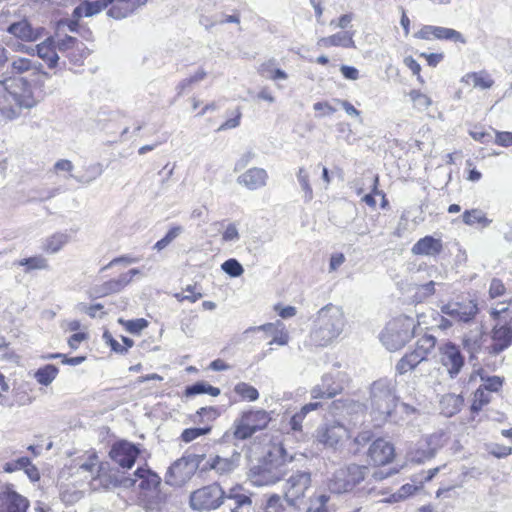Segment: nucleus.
Returning a JSON list of instances; mask_svg holds the SVG:
<instances>
[{
	"mask_svg": "<svg viewBox=\"0 0 512 512\" xmlns=\"http://www.w3.org/2000/svg\"><path fill=\"white\" fill-rule=\"evenodd\" d=\"M505 292V286L500 279H492L489 287V294L491 298L500 297Z\"/></svg>",
	"mask_w": 512,
	"mask_h": 512,
	"instance_id": "e2e57ef3",
	"label": "nucleus"
},
{
	"mask_svg": "<svg viewBox=\"0 0 512 512\" xmlns=\"http://www.w3.org/2000/svg\"><path fill=\"white\" fill-rule=\"evenodd\" d=\"M436 358L450 379L456 378L465 366V357L460 347L451 341L439 344Z\"/></svg>",
	"mask_w": 512,
	"mask_h": 512,
	"instance_id": "1a4fd4ad",
	"label": "nucleus"
},
{
	"mask_svg": "<svg viewBox=\"0 0 512 512\" xmlns=\"http://www.w3.org/2000/svg\"><path fill=\"white\" fill-rule=\"evenodd\" d=\"M183 232V227L181 226H174L171 229L168 230V232L165 234L163 238L158 240L155 245L154 249L157 251H161L165 249L170 243H172L181 233Z\"/></svg>",
	"mask_w": 512,
	"mask_h": 512,
	"instance_id": "a18cd8bd",
	"label": "nucleus"
},
{
	"mask_svg": "<svg viewBox=\"0 0 512 512\" xmlns=\"http://www.w3.org/2000/svg\"><path fill=\"white\" fill-rule=\"evenodd\" d=\"M490 402V394L479 387L474 393V399L471 404V411L473 413L479 412L482 407Z\"/></svg>",
	"mask_w": 512,
	"mask_h": 512,
	"instance_id": "09e8293b",
	"label": "nucleus"
},
{
	"mask_svg": "<svg viewBox=\"0 0 512 512\" xmlns=\"http://www.w3.org/2000/svg\"><path fill=\"white\" fill-rule=\"evenodd\" d=\"M119 323L122 324L126 331L131 334H140V332L148 326V321L144 318H138L134 320L119 319Z\"/></svg>",
	"mask_w": 512,
	"mask_h": 512,
	"instance_id": "8fccbe9b",
	"label": "nucleus"
},
{
	"mask_svg": "<svg viewBox=\"0 0 512 512\" xmlns=\"http://www.w3.org/2000/svg\"><path fill=\"white\" fill-rule=\"evenodd\" d=\"M30 458L20 457L16 460L6 462L3 466V470L8 473H12L17 470H24L25 466L28 465Z\"/></svg>",
	"mask_w": 512,
	"mask_h": 512,
	"instance_id": "13d9d810",
	"label": "nucleus"
},
{
	"mask_svg": "<svg viewBox=\"0 0 512 512\" xmlns=\"http://www.w3.org/2000/svg\"><path fill=\"white\" fill-rule=\"evenodd\" d=\"M31 51H33V53L36 52L38 57L47 63L49 68L55 67L59 60L58 54L49 41H44L36 45Z\"/></svg>",
	"mask_w": 512,
	"mask_h": 512,
	"instance_id": "7c9ffc66",
	"label": "nucleus"
},
{
	"mask_svg": "<svg viewBox=\"0 0 512 512\" xmlns=\"http://www.w3.org/2000/svg\"><path fill=\"white\" fill-rule=\"evenodd\" d=\"M491 315L494 318H499L506 326L512 329V309L502 304L501 308L492 309Z\"/></svg>",
	"mask_w": 512,
	"mask_h": 512,
	"instance_id": "864d4df0",
	"label": "nucleus"
},
{
	"mask_svg": "<svg viewBox=\"0 0 512 512\" xmlns=\"http://www.w3.org/2000/svg\"><path fill=\"white\" fill-rule=\"evenodd\" d=\"M288 455L281 443L269 445L263 460L250 469L249 479L255 486H267L278 482L286 473Z\"/></svg>",
	"mask_w": 512,
	"mask_h": 512,
	"instance_id": "f257e3e1",
	"label": "nucleus"
},
{
	"mask_svg": "<svg viewBox=\"0 0 512 512\" xmlns=\"http://www.w3.org/2000/svg\"><path fill=\"white\" fill-rule=\"evenodd\" d=\"M85 4V17H92L102 10L106 9L110 4L111 0H95V1H84Z\"/></svg>",
	"mask_w": 512,
	"mask_h": 512,
	"instance_id": "49530a36",
	"label": "nucleus"
},
{
	"mask_svg": "<svg viewBox=\"0 0 512 512\" xmlns=\"http://www.w3.org/2000/svg\"><path fill=\"white\" fill-rule=\"evenodd\" d=\"M297 181L303 192V197L306 202L313 199V189L310 184V175L305 167H300L296 174Z\"/></svg>",
	"mask_w": 512,
	"mask_h": 512,
	"instance_id": "4c0bfd02",
	"label": "nucleus"
},
{
	"mask_svg": "<svg viewBox=\"0 0 512 512\" xmlns=\"http://www.w3.org/2000/svg\"><path fill=\"white\" fill-rule=\"evenodd\" d=\"M259 331H272L273 337L269 341V345L277 344L280 346H284L288 343L289 336L288 333L284 331V325L281 321H277L275 323H266L257 327L248 328L245 333L248 332H259Z\"/></svg>",
	"mask_w": 512,
	"mask_h": 512,
	"instance_id": "b1692460",
	"label": "nucleus"
},
{
	"mask_svg": "<svg viewBox=\"0 0 512 512\" xmlns=\"http://www.w3.org/2000/svg\"><path fill=\"white\" fill-rule=\"evenodd\" d=\"M463 222L466 225H474L476 223L481 224L483 227L490 225L492 220L488 219L485 214L478 209L466 210L463 215Z\"/></svg>",
	"mask_w": 512,
	"mask_h": 512,
	"instance_id": "a19ab883",
	"label": "nucleus"
},
{
	"mask_svg": "<svg viewBox=\"0 0 512 512\" xmlns=\"http://www.w3.org/2000/svg\"><path fill=\"white\" fill-rule=\"evenodd\" d=\"M396 401V396L387 381L379 380L373 383L371 387V416L375 426H382L387 421L396 422V419L393 418Z\"/></svg>",
	"mask_w": 512,
	"mask_h": 512,
	"instance_id": "7ed1b4c3",
	"label": "nucleus"
},
{
	"mask_svg": "<svg viewBox=\"0 0 512 512\" xmlns=\"http://www.w3.org/2000/svg\"><path fill=\"white\" fill-rule=\"evenodd\" d=\"M318 45L323 47H344V48H355V42L353 40V33L345 31L338 32L328 37L319 39Z\"/></svg>",
	"mask_w": 512,
	"mask_h": 512,
	"instance_id": "c85d7f7f",
	"label": "nucleus"
},
{
	"mask_svg": "<svg viewBox=\"0 0 512 512\" xmlns=\"http://www.w3.org/2000/svg\"><path fill=\"white\" fill-rule=\"evenodd\" d=\"M443 249L442 241L433 236H425L419 239L411 248L414 255L437 256Z\"/></svg>",
	"mask_w": 512,
	"mask_h": 512,
	"instance_id": "5701e85b",
	"label": "nucleus"
},
{
	"mask_svg": "<svg viewBox=\"0 0 512 512\" xmlns=\"http://www.w3.org/2000/svg\"><path fill=\"white\" fill-rule=\"evenodd\" d=\"M435 285L434 281H429L425 284L417 285L416 297L419 301L426 299L427 297L433 295L435 293Z\"/></svg>",
	"mask_w": 512,
	"mask_h": 512,
	"instance_id": "6e6d98bb",
	"label": "nucleus"
},
{
	"mask_svg": "<svg viewBox=\"0 0 512 512\" xmlns=\"http://www.w3.org/2000/svg\"><path fill=\"white\" fill-rule=\"evenodd\" d=\"M494 133H495V143L496 144L503 146V147H508V146L512 145V132L494 131Z\"/></svg>",
	"mask_w": 512,
	"mask_h": 512,
	"instance_id": "774afa93",
	"label": "nucleus"
},
{
	"mask_svg": "<svg viewBox=\"0 0 512 512\" xmlns=\"http://www.w3.org/2000/svg\"><path fill=\"white\" fill-rule=\"evenodd\" d=\"M482 332L480 331L475 336H466L463 340L464 347L471 355L476 353L481 346Z\"/></svg>",
	"mask_w": 512,
	"mask_h": 512,
	"instance_id": "5fc2aeb1",
	"label": "nucleus"
},
{
	"mask_svg": "<svg viewBox=\"0 0 512 512\" xmlns=\"http://www.w3.org/2000/svg\"><path fill=\"white\" fill-rule=\"evenodd\" d=\"M135 478L122 476L116 479L115 485L129 489L134 487L137 480H140V493L150 492L160 487L161 478L148 467H138L134 472Z\"/></svg>",
	"mask_w": 512,
	"mask_h": 512,
	"instance_id": "9b49d317",
	"label": "nucleus"
},
{
	"mask_svg": "<svg viewBox=\"0 0 512 512\" xmlns=\"http://www.w3.org/2000/svg\"><path fill=\"white\" fill-rule=\"evenodd\" d=\"M103 339L106 344L110 346L112 351L119 354H125L127 352V348L123 347L117 340H115L109 331L106 330L103 333Z\"/></svg>",
	"mask_w": 512,
	"mask_h": 512,
	"instance_id": "052dcab7",
	"label": "nucleus"
},
{
	"mask_svg": "<svg viewBox=\"0 0 512 512\" xmlns=\"http://www.w3.org/2000/svg\"><path fill=\"white\" fill-rule=\"evenodd\" d=\"M233 392L242 401L255 402L259 398L258 390L246 382L237 383L233 388Z\"/></svg>",
	"mask_w": 512,
	"mask_h": 512,
	"instance_id": "c9c22d12",
	"label": "nucleus"
},
{
	"mask_svg": "<svg viewBox=\"0 0 512 512\" xmlns=\"http://www.w3.org/2000/svg\"><path fill=\"white\" fill-rule=\"evenodd\" d=\"M224 490L219 484H212L194 491L190 496V505L194 510H211L221 506Z\"/></svg>",
	"mask_w": 512,
	"mask_h": 512,
	"instance_id": "9d476101",
	"label": "nucleus"
},
{
	"mask_svg": "<svg viewBox=\"0 0 512 512\" xmlns=\"http://www.w3.org/2000/svg\"><path fill=\"white\" fill-rule=\"evenodd\" d=\"M20 266H26L27 271L34 270V269H47L48 268V262L47 260L42 256H34L29 258H24L18 261L17 263Z\"/></svg>",
	"mask_w": 512,
	"mask_h": 512,
	"instance_id": "de8ad7c7",
	"label": "nucleus"
},
{
	"mask_svg": "<svg viewBox=\"0 0 512 512\" xmlns=\"http://www.w3.org/2000/svg\"><path fill=\"white\" fill-rule=\"evenodd\" d=\"M59 373V369L57 366L53 364H47L43 367H40L35 373L34 378L36 381L43 386L50 385Z\"/></svg>",
	"mask_w": 512,
	"mask_h": 512,
	"instance_id": "72a5a7b5",
	"label": "nucleus"
},
{
	"mask_svg": "<svg viewBox=\"0 0 512 512\" xmlns=\"http://www.w3.org/2000/svg\"><path fill=\"white\" fill-rule=\"evenodd\" d=\"M13 81L11 78L0 81L3 89L0 90V114L7 120H13L20 116L22 109L32 108L36 101L29 88L24 87L21 92L11 91Z\"/></svg>",
	"mask_w": 512,
	"mask_h": 512,
	"instance_id": "20e7f679",
	"label": "nucleus"
},
{
	"mask_svg": "<svg viewBox=\"0 0 512 512\" xmlns=\"http://www.w3.org/2000/svg\"><path fill=\"white\" fill-rule=\"evenodd\" d=\"M329 499L330 497L325 494L318 496L311 502L310 507L306 512H328L326 504L328 503Z\"/></svg>",
	"mask_w": 512,
	"mask_h": 512,
	"instance_id": "bf43d9fd",
	"label": "nucleus"
},
{
	"mask_svg": "<svg viewBox=\"0 0 512 512\" xmlns=\"http://www.w3.org/2000/svg\"><path fill=\"white\" fill-rule=\"evenodd\" d=\"M7 32L18 39L27 42L36 41L40 36L38 30L33 29L27 20H21L10 24L7 28Z\"/></svg>",
	"mask_w": 512,
	"mask_h": 512,
	"instance_id": "bb28decb",
	"label": "nucleus"
},
{
	"mask_svg": "<svg viewBox=\"0 0 512 512\" xmlns=\"http://www.w3.org/2000/svg\"><path fill=\"white\" fill-rule=\"evenodd\" d=\"M130 283L128 275H120L117 279L108 280L92 289L95 297H104L110 294L119 293Z\"/></svg>",
	"mask_w": 512,
	"mask_h": 512,
	"instance_id": "393cba45",
	"label": "nucleus"
},
{
	"mask_svg": "<svg viewBox=\"0 0 512 512\" xmlns=\"http://www.w3.org/2000/svg\"><path fill=\"white\" fill-rule=\"evenodd\" d=\"M255 153L252 150L244 152L235 163V171H240L248 166V164L254 159Z\"/></svg>",
	"mask_w": 512,
	"mask_h": 512,
	"instance_id": "69168bd1",
	"label": "nucleus"
},
{
	"mask_svg": "<svg viewBox=\"0 0 512 512\" xmlns=\"http://www.w3.org/2000/svg\"><path fill=\"white\" fill-rule=\"evenodd\" d=\"M409 97L418 110H425L431 105V99L419 90H411Z\"/></svg>",
	"mask_w": 512,
	"mask_h": 512,
	"instance_id": "3c124183",
	"label": "nucleus"
},
{
	"mask_svg": "<svg viewBox=\"0 0 512 512\" xmlns=\"http://www.w3.org/2000/svg\"><path fill=\"white\" fill-rule=\"evenodd\" d=\"M211 431L209 426L205 427H193L185 429L181 434L182 441L189 443L198 437L208 434Z\"/></svg>",
	"mask_w": 512,
	"mask_h": 512,
	"instance_id": "603ef678",
	"label": "nucleus"
},
{
	"mask_svg": "<svg viewBox=\"0 0 512 512\" xmlns=\"http://www.w3.org/2000/svg\"><path fill=\"white\" fill-rule=\"evenodd\" d=\"M317 440L325 446L337 449L350 438V431L338 421L321 426L316 432Z\"/></svg>",
	"mask_w": 512,
	"mask_h": 512,
	"instance_id": "ddd939ff",
	"label": "nucleus"
},
{
	"mask_svg": "<svg viewBox=\"0 0 512 512\" xmlns=\"http://www.w3.org/2000/svg\"><path fill=\"white\" fill-rule=\"evenodd\" d=\"M366 465L349 463L336 469L328 480V489L335 494L350 493L369 475Z\"/></svg>",
	"mask_w": 512,
	"mask_h": 512,
	"instance_id": "423d86ee",
	"label": "nucleus"
},
{
	"mask_svg": "<svg viewBox=\"0 0 512 512\" xmlns=\"http://www.w3.org/2000/svg\"><path fill=\"white\" fill-rule=\"evenodd\" d=\"M462 82L466 84L473 83L474 87H479L481 89H489L493 86L494 81L484 73H468L462 77Z\"/></svg>",
	"mask_w": 512,
	"mask_h": 512,
	"instance_id": "58836bf2",
	"label": "nucleus"
},
{
	"mask_svg": "<svg viewBox=\"0 0 512 512\" xmlns=\"http://www.w3.org/2000/svg\"><path fill=\"white\" fill-rule=\"evenodd\" d=\"M433 37L437 39L452 40L454 42L465 43L462 34L454 29L434 26Z\"/></svg>",
	"mask_w": 512,
	"mask_h": 512,
	"instance_id": "c03bdc74",
	"label": "nucleus"
},
{
	"mask_svg": "<svg viewBox=\"0 0 512 512\" xmlns=\"http://www.w3.org/2000/svg\"><path fill=\"white\" fill-rule=\"evenodd\" d=\"M464 404V399L461 395L448 393L441 396L439 401V408L441 414L446 417H452L457 414Z\"/></svg>",
	"mask_w": 512,
	"mask_h": 512,
	"instance_id": "cd10ccee",
	"label": "nucleus"
},
{
	"mask_svg": "<svg viewBox=\"0 0 512 512\" xmlns=\"http://www.w3.org/2000/svg\"><path fill=\"white\" fill-rule=\"evenodd\" d=\"M311 484L310 473L298 471L291 475L285 485V498L290 504H294L305 495Z\"/></svg>",
	"mask_w": 512,
	"mask_h": 512,
	"instance_id": "dca6fc26",
	"label": "nucleus"
},
{
	"mask_svg": "<svg viewBox=\"0 0 512 512\" xmlns=\"http://www.w3.org/2000/svg\"><path fill=\"white\" fill-rule=\"evenodd\" d=\"M492 340L491 352L499 354L511 345L512 329L499 320L492 330Z\"/></svg>",
	"mask_w": 512,
	"mask_h": 512,
	"instance_id": "4be33fe9",
	"label": "nucleus"
},
{
	"mask_svg": "<svg viewBox=\"0 0 512 512\" xmlns=\"http://www.w3.org/2000/svg\"><path fill=\"white\" fill-rule=\"evenodd\" d=\"M69 235L63 232H57L46 239L44 249L51 254L59 252L64 245L69 242Z\"/></svg>",
	"mask_w": 512,
	"mask_h": 512,
	"instance_id": "e433bc0d",
	"label": "nucleus"
},
{
	"mask_svg": "<svg viewBox=\"0 0 512 512\" xmlns=\"http://www.w3.org/2000/svg\"><path fill=\"white\" fill-rule=\"evenodd\" d=\"M268 179L269 175L264 168L252 167L240 174L237 182L249 191H256L265 187Z\"/></svg>",
	"mask_w": 512,
	"mask_h": 512,
	"instance_id": "6ab92c4d",
	"label": "nucleus"
},
{
	"mask_svg": "<svg viewBox=\"0 0 512 512\" xmlns=\"http://www.w3.org/2000/svg\"><path fill=\"white\" fill-rule=\"evenodd\" d=\"M146 3L147 0H111V7L107 14L111 18L120 20L133 14L139 7Z\"/></svg>",
	"mask_w": 512,
	"mask_h": 512,
	"instance_id": "412c9836",
	"label": "nucleus"
},
{
	"mask_svg": "<svg viewBox=\"0 0 512 512\" xmlns=\"http://www.w3.org/2000/svg\"><path fill=\"white\" fill-rule=\"evenodd\" d=\"M139 501L146 512H162L166 507L168 495L159 487L150 492L140 493Z\"/></svg>",
	"mask_w": 512,
	"mask_h": 512,
	"instance_id": "aec40b11",
	"label": "nucleus"
},
{
	"mask_svg": "<svg viewBox=\"0 0 512 512\" xmlns=\"http://www.w3.org/2000/svg\"><path fill=\"white\" fill-rule=\"evenodd\" d=\"M283 510L281 498L278 495H272L267 500L266 512H281Z\"/></svg>",
	"mask_w": 512,
	"mask_h": 512,
	"instance_id": "338daca9",
	"label": "nucleus"
},
{
	"mask_svg": "<svg viewBox=\"0 0 512 512\" xmlns=\"http://www.w3.org/2000/svg\"><path fill=\"white\" fill-rule=\"evenodd\" d=\"M102 173L103 166L100 163H95L88 166L84 174L71 175V177L81 184H89L97 179Z\"/></svg>",
	"mask_w": 512,
	"mask_h": 512,
	"instance_id": "79ce46f5",
	"label": "nucleus"
},
{
	"mask_svg": "<svg viewBox=\"0 0 512 512\" xmlns=\"http://www.w3.org/2000/svg\"><path fill=\"white\" fill-rule=\"evenodd\" d=\"M441 312L454 321L468 323L473 320L478 313V306L474 300L449 302L441 307Z\"/></svg>",
	"mask_w": 512,
	"mask_h": 512,
	"instance_id": "2eb2a0df",
	"label": "nucleus"
},
{
	"mask_svg": "<svg viewBox=\"0 0 512 512\" xmlns=\"http://www.w3.org/2000/svg\"><path fill=\"white\" fill-rule=\"evenodd\" d=\"M270 420V415L265 410L244 411L234 423V437L241 440L247 439L257 431L265 429Z\"/></svg>",
	"mask_w": 512,
	"mask_h": 512,
	"instance_id": "6e6552de",
	"label": "nucleus"
},
{
	"mask_svg": "<svg viewBox=\"0 0 512 512\" xmlns=\"http://www.w3.org/2000/svg\"><path fill=\"white\" fill-rule=\"evenodd\" d=\"M139 454V447L127 440L115 442L109 452L110 458L124 469L132 468Z\"/></svg>",
	"mask_w": 512,
	"mask_h": 512,
	"instance_id": "4468645a",
	"label": "nucleus"
},
{
	"mask_svg": "<svg viewBox=\"0 0 512 512\" xmlns=\"http://www.w3.org/2000/svg\"><path fill=\"white\" fill-rule=\"evenodd\" d=\"M244 273V268L238 260L230 258L226 260V275L239 277Z\"/></svg>",
	"mask_w": 512,
	"mask_h": 512,
	"instance_id": "4d7b16f0",
	"label": "nucleus"
},
{
	"mask_svg": "<svg viewBox=\"0 0 512 512\" xmlns=\"http://www.w3.org/2000/svg\"><path fill=\"white\" fill-rule=\"evenodd\" d=\"M241 487L232 488L229 494H226V507L231 512H250L251 499L249 496L240 493Z\"/></svg>",
	"mask_w": 512,
	"mask_h": 512,
	"instance_id": "a878e982",
	"label": "nucleus"
},
{
	"mask_svg": "<svg viewBox=\"0 0 512 512\" xmlns=\"http://www.w3.org/2000/svg\"><path fill=\"white\" fill-rule=\"evenodd\" d=\"M345 325L346 319L342 308L327 304L315 315L311 338L317 345L327 346L342 334Z\"/></svg>",
	"mask_w": 512,
	"mask_h": 512,
	"instance_id": "f03ea898",
	"label": "nucleus"
},
{
	"mask_svg": "<svg viewBox=\"0 0 512 512\" xmlns=\"http://www.w3.org/2000/svg\"><path fill=\"white\" fill-rule=\"evenodd\" d=\"M425 359L415 350L405 354L397 363L396 370L399 374H405L413 370L418 364Z\"/></svg>",
	"mask_w": 512,
	"mask_h": 512,
	"instance_id": "473e14b6",
	"label": "nucleus"
},
{
	"mask_svg": "<svg viewBox=\"0 0 512 512\" xmlns=\"http://www.w3.org/2000/svg\"><path fill=\"white\" fill-rule=\"evenodd\" d=\"M42 68L41 63L22 57L14 59L11 63V73L13 74H22L31 71L33 75L40 74L47 77L48 74L42 71Z\"/></svg>",
	"mask_w": 512,
	"mask_h": 512,
	"instance_id": "c756f323",
	"label": "nucleus"
},
{
	"mask_svg": "<svg viewBox=\"0 0 512 512\" xmlns=\"http://www.w3.org/2000/svg\"><path fill=\"white\" fill-rule=\"evenodd\" d=\"M205 76L206 72L203 69H199L194 75L183 79L176 87L177 95L181 96L187 91H190L192 87L201 82Z\"/></svg>",
	"mask_w": 512,
	"mask_h": 512,
	"instance_id": "37998d69",
	"label": "nucleus"
},
{
	"mask_svg": "<svg viewBox=\"0 0 512 512\" xmlns=\"http://www.w3.org/2000/svg\"><path fill=\"white\" fill-rule=\"evenodd\" d=\"M29 500L16 492L12 485H7L0 492V512H27Z\"/></svg>",
	"mask_w": 512,
	"mask_h": 512,
	"instance_id": "f3484780",
	"label": "nucleus"
},
{
	"mask_svg": "<svg viewBox=\"0 0 512 512\" xmlns=\"http://www.w3.org/2000/svg\"><path fill=\"white\" fill-rule=\"evenodd\" d=\"M347 380V376L340 371L327 373L322 377L321 383L312 388L311 398L314 400L333 398L342 392Z\"/></svg>",
	"mask_w": 512,
	"mask_h": 512,
	"instance_id": "f8f14e48",
	"label": "nucleus"
},
{
	"mask_svg": "<svg viewBox=\"0 0 512 512\" xmlns=\"http://www.w3.org/2000/svg\"><path fill=\"white\" fill-rule=\"evenodd\" d=\"M502 379L498 376L489 377L481 386L486 392H496L502 387Z\"/></svg>",
	"mask_w": 512,
	"mask_h": 512,
	"instance_id": "680f3d73",
	"label": "nucleus"
},
{
	"mask_svg": "<svg viewBox=\"0 0 512 512\" xmlns=\"http://www.w3.org/2000/svg\"><path fill=\"white\" fill-rule=\"evenodd\" d=\"M418 324L413 317L400 315L387 323L380 340L389 351L399 350L414 336Z\"/></svg>",
	"mask_w": 512,
	"mask_h": 512,
	"instance_id": "39448f33",
	"label": "nucleus"
},
{
	"mask_svg": "<svg viewBox=\"0 0 512 512\" xmlns=\"http://www.w3.org/2000/svg\"><path fill=\"white\" fill-rule=\"evenodd\" d=\"M205 459L203 454L185 453L168 468L165 482L170 486L181 487L187 483Z\"/></svg>",
	"mask_w": 512,
	"mask_h": 512,
	"instance_id": "0eeeda50",
	"label": "nucleus"
},
{
	"mask_svg": "<svg viewBox=\"0 0 512 512\" xmlns=\"http://www.w3.org/2000/svg\"><path fill=\"white\" fill-rule=\"evenodd\" d=\"M367 455L374 465H386L394 458V447L390 442L378 438L370 445Z\"/></svg>",
	"mask_w": 512,
	"mask_h": 512,
	"instance_id": "a211bd4d",
	"label": "nucleus"
},
{
	"mask_svg": "<svg viewBox=\"0 0 512 512\" xmlns=\"http://www.w3.org/2000/svg\"><path fill=\"white\" fill-rule=\"evenodd\" d=\"M258 71L263 77L271 80H286L288 78L285 71L275 68V60H268L262 63Z\"/></svg>",
	"mask_w": 512,
	"mask_h": 512,
	"instance_id": "f704fd0d",
	"label": "nucleus"
},
{
	"mask_svg": "<svg viewBox=\"0 0 512 512\" xmlns=\"http://www.w3.org/2000/svg\"><path fill=\"white\" fill-rule=\"evenodd\" d=\"M372 438V433L370 431L360 432L354 439L353 444L356 446L353 453H358L360 447L366 445Z\"/></svg>",
	"mask_w": 512,
	"mask_h": 512,
	"instance_id": "0e129e2a",
	"label": "nucleus"
},
{
	"mask_svg": "<svg viewBox=\"0 0 512 512\" xmlns=\"http://www.w3.org/2000/svg\"><path fill=\"white\" fill-rule=\"evenodd\" d=\"M221 390L217 387L210 385L205 381H198L191 385L186 386L184 395L186 397H194L201 394H209L211 396L220 395Z\"/></svg>",
	"mask_w": 512,
	"mask_h": 512,
	"instance_id": "2f4dec72",
	"label": "nucleus"
},
{
	"mask_svg": "<svg viewBox=\"0 0 512 512\" xmlns=\"http://www.w3.org/2000/svg\"><path fill=\"white\" fill-rule=\"evenodd\" d=\"M437 340L431 334H424L416 342L415 351L418 352L424 359L434 350Z\"/></svg>",
	"mask_w": 512,
	"mask_h": 512,
	"instance_id": "ea45409f",
	"label": "nucleus"
}]
</instances>
